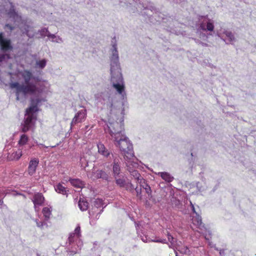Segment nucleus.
<instances>
[{
  "label": "nucleus",
  "mask_w": 256,
  "mask_h": 256,
  "mask_svg": "<svg viewBox=\"0 0 256 256\" xmlns=\"http://www.w3.org/2000/svg\"><path fill=\"white\" fill-rule=\"evenodd\" d=\"M108 128L110 134L116 142V145L119 146L126 162L132 160H136L132 144L122 132L123 124L116 121L110 122V119L109 118Z\"/></svg>",
  "instance_id": "1"
},
{
  "label": "nucleus",
  "mask_w": 256,
  "mask_h": 256,
  "mask_svg": "<svg viewBox=\"0 0 256 256\" xmlns=\"http://www.w3.org/2000/svg\"><path fill=\"white\" fill-rule=\"evenodd\" d=\"M21 76L24 80V82L20 84L18 82L10 83V86L11 88L16 89V100H20V96L22 94L25 96L27 94H34L36 92H40V91L35 84L30 82L34 78L32 72L28 70H24L21 72Z\"/></svg>",
  "instance_id": "2"
},
{
  "label": "nucleus",
  "mask_w": 256,
  "mask_h": 256,
  "mask_svg": "<svg viewBox=\"0 0 256 256\" xmlns=\"http://www.w3.org/2000/svg\"><path fill=\"white\" fill-rule=\"evenodd\" d=\"M112 64H111L110 71L112 73L111 81L112 86L116 90L119 94H122L124 90V86L122 84V74L118 72L115 76L113 75Z\"/></svg>",
  "instance_id": "3"
},
{
  "label": "nucleus",
  "mask_w": 256,
  "mask_h": 256,
  "mask_svg": "<svg viewBox=\"0 0 256 256\" xmlns=\"http://www.w3.org/2000/svg\"><path fill=\"white\" fill-rule=\"evenodd\" d=\"M136 160H132L126 162L127 167V170L130 172V175L136 180L138 182L141 178H143L138 172L134 169L138 166V164L136 162Z\"/></svg>",
  "instance_id": "4"
},
{
  "label": "nucleus",
  "mask_w": 256,
  "mask_h": 256,
  "mask_svg": "<svg viewBox=\"0 0 256 256\" xmlns=\"http://www.w3.org/2000/svg\"><path fill=\"white\" fill-rule=\"evenodd\" d=\"M0 47L4 52L10 51L13 49L10 40L4 38L2 32H0Z\"/></svg>",
  "instance_id": "5"
},
{
  "label": "nucleus",
  "mask_w": 256,
  "mask_h": 256,
  "mask_svg": "<svg viewBox=\"0 0 256 256\" xmlns=\"http://www.w3.org/2000/svg\"><path fill=\"white\" fill-rule=\"evenodd\" d=\"M38 102H40V100L38 99L36 100V104L35 105L32 106L26 110V114L27 115V116L24 121L26 124H28L31 125L32 122L34 118L32 112H36L38 110L37 104Z\"/></svg>",
  "instance_id": "6"
},
{
  "label": "nucleus",
  "mask_w": 256,
  "mask_h": 256,
  "mask_svg": "<svg viewBox=\"0 0 256 256\" xmlns=\"http://www.w3.org/2000/svg\"><path fill=\"white\" fill-rule=\"evenodd\" d=\"M86 117V110H82L78 112L74 117L73 118L71 123L70 128H72L74 124L82 122L84 121Z\"/></svg>",
  "instance_id": "7"
},
{
  "label": "nucleus",
  "mask_w": 256,
  "mask_h": 256,
  "mask_svg": "<svg viewBox=\"0 0 256 256\" xmlns=\"http://www.w3.org/2000/svg\"><path fill=\"white\" fill-rule=\"evenodd\" d=\"M38 164L39 160L38 158H33L31 159L28 168V172L30 176H32L35 174Z\"/></svg>",
  "instance_id": "8"
},
{
  "label": "nucleus",
  "mask_w": 256,
  "mask_h": 256,
  "mask_svg": "<svg viewBox=\"0 0 256 256\" xmlns=\"http://www.w3.org/2000/svg\"><path fill=\"white\" fill-rule=\"evenodd\" d=\"M192 223L200 230H203L204 229H205L204 224L202 222V217L198 214H196V216H193L192 218Z\"/></svg>",
  "instance_id": "9"
},
{
  "label": "nucleus",
  "mask_w": 256,
  "mask_h": 256,
  "mask_svg": "<svg viewBox=\"0 0 256 256\" xmlns=\"http://www.w3.org/2000/svg\"><path fill=\"white\" fill-rule=\"evenodd\" d=\"M44 198L40 193L36 194L33 198L32 202L36 208V206H41L44 202Z\"/></svg>",
  "instance_id": "10"
},
{
  "label": "nucleus",
  "mask_w": 256,
  "mask_h": 256,
  "mask_svg": "<svg viewBox=\"0 0 256 256\" xmlns=\"http://www.w3.org/2000/svg\"><path fill=\"white\" fill-rule=\"evenodd\" d=\"M98 152L105 157H108L110 154V151L105 147L104 144L101 142L97 144Z\"/></svg>",
  "instance_id": "11"
},
{
  "label": "nucleus",
  "mask_w": 256,
  "mask_h": 256,
  "mask_svg": "<svg viewBox=\"0 0 256 256\" xmlns=\"http://www.w3.org/2000/svg\"><path fill=\"white\" fill-rule=\"evenodd\" d=\"M94 179L102 178L106 180L108 178V174L106 172L102 170H97L93 172Z\"/></svg>",
  "instance_id": "12"
},
{
  "label": "nucleus",
  "mask_w": 256,
  "mask_h": 256,
  "mask_svg": "<svg viewBox=\"0 0 256 256\" xmlns=\"http://www.w3.org/2000/svg\"><path fill=\"white\" fill-rule=\"evenodd\" d=\"M158 175L160 176L164 180L168 182L174 180V177L166 172H160L158 173Z\"/></svg>",
  "instance_id": "13"
},
{
  "label": "nucleus",
  "mask_w": 256,
  "mask_h": 256,
  "mask_svg": "<svg viewBox=\"0 0 256 256\" xmlns=\"http://www.w3.org/2000/svg\"><path fill=\"white\" fill-rule=\"evenodd\" d=\"M69 182L72 186L76 188H81L84 185L82 181L78 178H70Z\"/></svg>",
  "instance_id": "14"
},
{
  "label": "nucleus",
  "mask_w": 256,
  "mask_h": 256,
  "mask_svg": "<svg viewBox=\"0 0 256 256\" xmlns=\"http://www.w3.org/2000/svg\"><path fill=\"white\" fill-rule=\"evenodd\" d=\"M22 151L21 150H19L18 151L12 152L10 156H8V158L10 160H18L21 156H22Z\"/></svg>",
  "instance_id": "15"
},
{
  "label": "nucleus",
  "mask_w": 256,
  "mask_h": 256,
  "mask_svg": "<svg viewBox=\"0 0 256 256\" xmlns=\"http://www.w3.org/2000/svg\"><path fill=\"white\" fill-rule=\"evenodd\" d=\"M79 208L82 211L86 210L88 206V203L87 201L80 198L78 204Z\"/></svg>",
  "instance_id": "16"
},
{
  "label": "nucleus",
  "mask_w": 256,
  "mask_h": 256,
  "mask_svg": "<svg viewBox=\"0 0 256 256\" xmlns=\"http://www.w3.org/2000/svg\"><path fill=\"white\" fill-rule=\"evenodd\" d=\"M56 191L59 193L61 194H66L67 190L66 188L64 186L61 184L59 183L54 188Z\"/></svg>",
  "instance_id": "17"
},
{
  "label": "nucleus",
  "mask_w": 256,
  "mask_h": 256,
  "mask_svg": "<svg viewBox=\"0 0 256 256\" xmlns=\"http://www.w3.org/2000/svg\"><path fill=\"white\" fill-rule=\"evenodd\" d=\"M113 47L114 49L112 52V56L111 60L112 61L114 60V62L116 63V67L118 68V65L117 64L118 60V52L116 50V45L114 44Z\"/></svg>",
  "instance_id": "18"
},
{
  "label": "nucleus",
  "mask_w": 256,
  "mask_h": 256,
  "mask_svg": "<svg viewBox=\"0 0 256 256\" xmlns=\"http://www.w3.org/2000/svg\"><path fill=\"white\" fill-rule=\"evenodd\" d=\"M28 137L25 134H22L20 136V140L18 142V144L20 146H22L26 144L28 141Z\"/></svg>",
  "instance_id": "19"
},
{
  "label": "nucleus",
  "mask_w": 256,
  "mask_h": 256,
  "mask_svg": "<svg viewBox=\"0 0 256 256\" xmlns=\"http://www.w3.org/2000/svg\"><path fill=\"white\" fill-rule=\"evenodd\" d=\"M36 226L42 230H45L48 228V224L44 221H40L36 219L35 220Z\"/></svg>",
  "instance_id": "20"
},
{
  "label": "nucleus",
  "mask_w": 256,
  "mask_h": 256,
  "mask_svg": "<svg viewBox=\"0 0 256 256\" xmlns=\"http://www.w3.org/2000/svg\"><path fill=\"white\" fill-rule=\"evenodd\" d=\"M112 170L114 175L115 177L116 176H118L120 172V168L118 162H114L112 168Z\"/></svg>",
  "instance_id": "21"
},
{
  "label": "nucleus",
  "mask_w": 256,
  "mask_h": 256,
  "mask_svg": "<svg viewBox=\"0 0 256 256\" xmlns=\"http://www.w3.org/2000/svg\"><path fill=\"white\" fill-rule=\"evenodd\" d=\"M42 212L44 215V216L46 220L50 218V216L52 214L51 210L48 207L44 208L42 210Z\"/></svg>",
  "instance_id": "22"
},
{
  "label": "nucleus",
  "mask_w": 256,
  "mask_h": 256,
  "mask_svg": "<svg viewBox=\"0 0 256 256\" xmlns=\"http://www.w3.org/2000/svg\"><path fill=\"white\" fill-rule=\"evenodd\" d=\"M116 184L121 188H124L126 183L123 178H116Z\"/></svg>",
  "instance_id": "23"
},
{
  "label": "nucleus",
  "mask_w": 256,
  "mask_h": 256,
  "mask_svg": "<svg viewBox=\"0 0 256 256\" xmlns=\"http://www.w3.org/2000/svg\"><path fill=\"white\" fill-rule=\"evenodd\" d=\"M214 29V24L211 22V20H208V21L206 23V30L208 31H212Z\"/></svg>",
  "instance_id": "24"
},
{
  "label": "nucleus",
  "mask_w": 256,
  "mask_h": 256,
  "mask_svg": "<svg viewBox=\"0 0 256 256\" xmlns=\"http://www.w3.org/2000/svg\"><path fill=\"white\" fill-rule=\"evenodd\" d=\"M8 14L10 18H12L14 19L18 16L17 13L14 9H10L8 12Z\"/></svg>",
  "instance_id": "25"
},
{
  "label": "nucleus",
  "mask_w": 256,
  "mask_h": 256,
  "mask_svg": "<svg viewBox=\"0 0 256 256\" xmlns=\"http://www.w3.org/2000/svg\"><path fill=\"white\" fill-rule=\"evenodd\" d=\"M140 185V188H142L144 189H145V188H147L148 186H149L146 182V180L143 178H141L140 180L138 182Z\"/></svg>",
  "instance_id": "26"
},
{
  "label": "nucleus",
  "mask_w": 256,
  "mask_h": 256,
  "mask_svg": "<svg viewBox=\"0 0 256 256\" xmlns=\"http://www.w3.org/2000/svg\"><path fill=\"white\" fill-rule=\"evenodd\" d=\"M78 238H76V234H74L73 232H72L70 234L69 237L68 238V243L70 244L74 242L76 240L78 239Z\"/></svg>",
  "instance_id": "27"
},
{
  "label": "nucleus",
  "mask_w": 256,
  "mask_h": 256,
  "mask_svg": "<svg viewBox=\"0 0 256 256\" xmlns=\"http://www.w3.org/2000/svg\"><path fill=\"white\" fill-rule=\"evenodd\" d=\"M124 188L130 192H133L134 190V186L131 182L126 183Z\"/></svg>",
  "instance_id": "28"
},
{
  "label": "nucleus",
  "mask_w": 256,
  "mask_h": 256,
  "mask_svg": "<svg viewBox=\"0 0 256 256\" xmlns=\"http://www.w3.org/2000/svg\"><path fill=\"white\" fill-rule=\"evenodd\" d=\"M76 234V238H80L81 236L80 234V226H78L74 230V232H73Z\"/></svg>",
  "instance_id": "29"
},
{
  "label": "nucleus",
  "mask_w": 256,
  "mask_h": 256,
  "mask_svg": "<svg viewBox=\"0 0 256 256\" xmlns=\"http://www.w3.org/2000/svg\"><path fill=\"white\" fill-rule=\"evenodd\" d=\"M30 126L31 125H30L28 124H26V123L24 122V124H22V131L23 132H28L30 130Z\"/></svg>",
  "instance_id": "30"
},
{
  "label": "nucleus",
  "mask_w": 256,
  "mask_h": 256,
  "mask_svg": "<svg viewBox=\"0 0 256 256\" xmlns=\"http://www.w3.org/2000/svg\"><path fill=\"white\" fill-rule=\"evenodd\" d=\"M37 64L41 68H44L46 65V60H42L37 62Z\"/></svg>",
  "instance_id": "31"
},
{
  "label": "nucleus",
  "mask_w": 256,
  "mask_h": 256,
  "mask_svg": "<svg viewBox=\"0 0 256 256\" xmlns=\"http://www.w3.org/2000/svg\"><path fill=\"white\" fill-rule=\"evenodd\" d=\"M94 204L97 207L100 206L103 204V201L102 199L96 198L94 201Z\"/></svg>",
  "instance_id": "32"
},
{
  "label": "nucleus",
  "mask_w": 256,
  "mask_h": 256,
  "mask_svg": "<svg viewBox=\"0 0 256 256\" xmlns=\"http://www.w3.org/2000/svg\"><path fill=\"white\" fill-rule=\"evenodd\" d=\"M108 108L110 110V116L112 117L113 118L112 112L114 110V105L112 102H110V104H109Z\"/></svg>",
  "instance_id": "33"
},
{
  "label": "nucleus",
  "mask_w": 256,
  "mask_h": 256,
  "mask_svg": "<svg viewBox=\"0 0 256 256\" xmlns=\"http://www.w3.org/2000/svg\"><path fill=\"white\" fill-rule=\"evenodd\" d=\"M134 190H136V196H137L139 197L140 198H141V192H142V189L141 188H138V186L134 188Z\"/></svg>",
  "instance_id": "34"
},
{
  "label": "nucleus",
  "mask_w": 256,
  "mask_h": 256,
  "mask_svg": "<svg viewBox=\"0 0 256 256\" xmlns=\"http://www.w3.org/2000/svg\"><path fill=\"white\" fill-rule=\"evenodd\" d=\"M30 28V27L28 26H26V28H24V32L26 33V34L28 36V37H30V34H29V28Z\"/></svg>",
  "instance_id": "35"
},
{
  "label": "nucleus",
  "mask_w": 256,
  "mask_h": 256,
  "mask_svg": "<svg viewBox=\"0 0 256 256\" xmlns=\"http://www.w3.org/2000/svg\"><path fill=\"white\" fill-rule=\"evenodd\" d=\"M145 190H146V193L148 194V195H150L151 193V189H150V186H148L147 188H145Z\"/></svg>",
  "instance_id": "36"
},
{
  "label": "nucleus",
  "mask_w": 256,
  "mask_h": 256,
  "mask_svg": "<svg viewBox=\"0 0 256 256\" xmlns=\"http://www.w3.org/2000/svg\"><path fill=\"white\" fill-rule=\"evenodd\" d=\"M5 27L8 28L10 30H14V27L10 24H6Z\"/></svg>",
  "instance_id": "37"
},
{
  "label": "nucleus",
  "mask_w": 256,
  "mask_h": 256,
  "mask_svg": "<svg viewBox=\"0 0 256 256\" xmlns=\"http://www.w3.org/2000/svg\"><path fill=\"white\" fill-rule=\"evenodd\" d=\"M168 238L169 242H172L174 238L169 233L168 234Z\"/></svg>",
  "instance_id": "38"
},
{
  "label": "nucleus",
  "mask_w": 256,
  "mask_h": 256,
  "mask_svg": "<svg viewBox=\"0 0 256 256\" xmlns=\"http://www.w3.org/2000/svg\"><path fill=\"white\" fill-rule=\"evenodd\" d=\"M5 57H6L5 54H0V62H2L4 60Z\"/></svg>",
  "instance_id": "39"
},
{
  "label": "nucleus",
  "mask_w": 256,
  "mask_h": 256,
  "mask_svg": "<svg viewBox=\"0 0 256 256\" xmlns=\"http://www.w3.org/2000/svg\"><path fill=\"white\" fill-rule=\"evenodd\" d=\"M200 29L204 30H206V27L205 26L204 24V23H202L200 24Z\"/></svg>",
  "instance_id": "40"
},
{
  "label": "nucleus",
  "mask_w": 256,
  "mask_h": 256,
  "mask_svg": "<svg viewBox=\"0 0 256 256\" xmlns=\"http://www.w3.org/2000/svg\"><path fill=\"white\" fill-rule=\"evenodd\" d=\"M192 212L196 214H196H198V213L196 212L194 207L192 208Z\"/></svg>",
  "instance_id": "41"
},
{
  "label": "nucleus",
  "mask_w": 256,
  "mask_h": 256,
  "mask_svg": "<svg viewBox=\"0 0 256 256\" xmlns=\"http://www.w3.org/2000/svg\"><path fill=\"white\" fill-rule=\"evenodd\" d=\"M188 248L187 247H186V248H184V253H185V254H186V253L187 252H188Z\"/></svg>",
  "instance_id": "42"
},
{
  "label": "nucleus",
  "mask_w": 256,
  "mask_h": 256,
  "mask_svg": "<svg viewBox=\"0 0 256 256\" xmlns=\"http://www.w3.org/2000/svg\"><path fill=\"white\" fill-rule=\"evenodd\" d=\"M190 206L192 208L194 207V205L192 203V202H190Z\"/></svg>",
  "instance_id": "43"
},
{
  "label": "nucleus",
  "mask_w": 256,
  "mask_h": 256,
  "mask_svg": "<svg viewBox=\"0 0 256 256\" xmlns=\"http://www.w3.org/2000/svg\"><path fill=\"white\" fill-rule=\"evenodd\" d=\"M88 166V162H86V164L84 166L82 165V166H81L82 167L86 168V166Z\"/></svg>",
  "instance_id": "44"
},
{
  "label": "nucleus",
  "mask_w": 256,
  "mask_h": 256,
  "mask_svg": "<svg viewBox=\"0 0 256 256\" xmlns=\"http://www.w3.org/2000/svg\"><path fill=\"white\" fill-rule=\"evenodd\" d=\"M156 242H160L165 243V242L164 241L160 240H158Z\"/></svg>",
  "instance_id": "45"
},
{
  "label": "nucleus",
  "mask_w": 256,
  "mask_h": 256,
  "mask_svg": "<svg viewBox=\"0 0 256 256\" xmlns=\"http://www.w3.org/2000/svg\"><path fill=\"white\" fill-rule=\"evenodd\" d=\"M80 163H82V158H80Z\"/></svg>",
  "instance_id": "46"
},
{
  "label": "nucleus",
  "mask_w": 256,
  "mask_h": 256,
  "mask_svg": "<svg viewBox=\"0 0 256 256\" xmlns=\"http://www.w3.org/2000/svg\"><path fill=\"white\" fill-rule=\"evenodd\" d=\"M40 146H44V145L42 144H40Z\"/></svg>",
  "instance_id": "47"
}]
</instances>
